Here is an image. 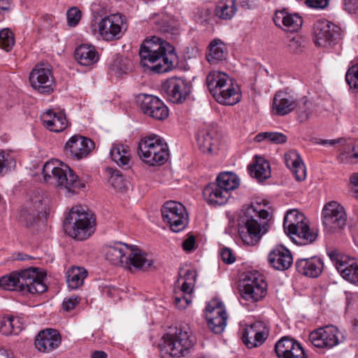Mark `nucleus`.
<instances>
[{"instance_id": "1", "label": "nucleus", "mask_w": 358, "mask_h": 358, "mask_svg": "<svg viewBox=\"0 0 358 358\" xmlns=\"http://www.w3.org/2000/svg\"><path fill=\"white\" fill-rule=\"evenodd\" d=\"M139 56L143 66L157 73L172 70L178 63L174 48L157 36L143 42L139 50Z\"/></svg>"}, {"instance_id": "2", "label": "nucleus", "mask_w": 358, "mask_h": 358, "mask_svg": "<svg viewBox=\"0 0 358 358\" xmlns=\"http://www.w3.org/2000/svg\"><path fill=\"white\" fill-rule=\"evenodd\" d=\"M252 205L243 210L239 234L243 241L247 245L256 244L266 234L269 229V213L264 209H258Z\"/></svg>"}, {"instance_id": "3", "label": "nucleus", "mask_w": 358, "mask_h": 358, "mask_svg": "<svg viewBox=\"0 0 358 358\" xmlns=\"http://www.w3.org/2000/svg\"><path fill=\"white\" fill-rule=\"evenodd\" d=\"M44 277L43 273L38 268H29L2 276L0 278V287L22 294L43 293L47 289V286L43 282Z\"/></svg>"}, {"instance_id": "4", "label": "nucleus", "mask_w": 358, "mask_h": 358, "mask_svg": "<svg viewBox=\"0 0 358 358\" xmlns=\"http://www.w3.org/2000/svg\"><path fill=\"white\" fill-rule=\"evenodd\" d=\"M206 84L210 93L221 104L233 106L241 100V94L238 85L223 72L209 73Z\"/></svg>"}, {"instance_id": "5", "label": "nucleus", "mask_w": 358, "mask_h": 358, "mask_svg": "<svg viewBox=\"0 0 358 358\" xmlns=\"http://www.w3.org/2000/svg\"><path fill=\"white\" fill-rule=\"evenodd\" d=\"M43 174L45 182L64 189L69 193L75 194L84 187V184L73 170L58 160L47 162L43 166Z\"/></svg>"}, {"instance_id": "6", "label": "nucleus", "mask_w": 358, "mask_h": 358, "mask_svg": "<svg viewBox=\"0 0 358 358\" xmlns=\"http://www.w3.org/2000/svg\"><path fill=\"white\" fill-rule=\"evenodd\" d=\"M106 259L114 265L122 266H133L136 268L148 269L153 263L152 259L147 258V255L136 246L120 243L107 248Z\"/></svg>"}, {"instance_id": "7", "label": "nucleus", "mask_w": 358, "mask_h": 358, "mask_svg": "<svg viewBox=\"0 0 358 358\" xmlns=\"http://www.w3.org/2000/svg\"><path fill=\"white\" fill-rule=\"evenodd\" d=\"M96 219L90 211L81 207H73L64 223L66 233L78 241H84L95 231Z\"/></svg>"}, {"instance_id": "8", "label": "nucleus", "mask_w": 358, "mask_h": 358, "mask_svg": "<svg viewBox=\"0 0 358 358\" xmlns=\"http://www.w3.org/2000/svg\"><path fill=\"white\" fill-rule=\"evenodd\" d=\"M160 345L162 358H181L193 346L194 341L188 327H176L163 336Z\"/></svg>"}, {"instance_id": "9", "label": "nucleus", "mask_w": 358, "mask_h": 358, "mask_svg": "<svg viewBox=\"0 0 358 358\" xmlns=\"http://www.w3.org/2000/svg\"><path fill=\"white\" fill-rule=\"evenodd\" d=\"M283 227L287 234L301 245L313 243L318 236L317 230L309 227L304 215L295 209L287 212Z\"/></svg>"}, {"instance_id": "10", "label": "nucleus", "mask_w": 358, "mask_h": 358, "mask_svg": "<svg viewBox=\"0 0 358 358\" xmlns=\"http://www.w3.org/2000/svg\"><path fill=\"white\" fill-rule=\"evenodd\" d=\"M138 155L150 166L163 164L169 156L167 145L157 135L145 136L138 144Z\"/></svg>"}, {"instance_id": "11", "label": "nucleus", "mask_w": 358, "mask_h": 358, "mask_svg": "<svg viewBox=\"0 0 358 358\" xmlns=\"http://www.w3.org/2000/svg\"><path fill=\"white\" fill-rule=\"evenodd\" d=\"M161 211L163 221L169 225L173 232H180L187 226L189 216L182 203L174 201H167Z\"/></svg>"}, {"instance_id": "12", "label": "nucleus", "mask_w": 358, "mask_h": 358, "mask_svg": "<svg viewBox=\"0 0 358 358\" xmlns=\"http://www.w3.org/2000/svg\"><path fill=\"white\" fill-rule=\"evenodd\" d=\"M266 286L263 276L258 271L250 272L240 285V292L244 299L257 301L266 296Z\"/></svg>"}, {"instance_id": "13", "label": "nucleus", "mask_w": 358, "mask_h": 358, "mask_svg": "<svg viewBox=\"0 0 358 358\" xmlns=\"http://www.w3.org/2000/svg\"><path fill=\"white\" fill-rule=\"evenodd\" d=\"M329 257L341 276L348 282L358 286V263L338 250L328 253Z\"/></svg>"}, {"instance_id": "14", "label": "nucleus", "mask_w": 358, "mask_h": 358, "mask_svg": "<svg viewBox=\"0 0 358 358\" xmlns=\"http://www.w3.org/2000/svg\"><path fill=\"white\" fill-rule=\"evenodd\" d=\"M344 339L342 332L333 325L318 328L309 335V340L315 347L324 349L332 348Z\"/></svg>"}, {"instance_id": "15", "label": "nucleus", "mask_w": 358, "mask_h": 358, "mask_svg": "<svg viewBox=\"0 0 358 358\" xmlns=\"http://www.w3.org/2000/svg\"><path fill=\"white\" fill-rule=\"evenodd\" d=\"M347 221L343 207L336 201L327 203L322 210V223L327 233H334L343 228Z\"/></svg>"}, {"instance_id": "16", "label": "nucleus", "mask_w": 358, "mask_h": 358, "mask_svg": "<svg viewBox=\"0 0 358 358\" xmlns=\"http://www.w3.org/2000/svg\"><path fill=\"white\" fill-rule=\"evenodd\" d=\"M140 110L148 117L156 120H164L169 116V109L157 96L141 94L137 96Z\"/></svg>"}, {"instance_id": "17", "label": "nucleus", "mask_w": 358, "mask_h": 358, "mask_svg": "<svg viewBox=\"0 0 358 358\" xmlns=\"http://www.w3.org/2000/svg\"><path fill=\"white\" fill-rule=\"evenodd\" d=\"M315 43L321 47H328L338 42L341 38L339 27L328 20H318L313 27Z\"/></svg>"}, {"instance_id": "18", "label": "nucleus", "mask_w": 358, "mask_h": 358, "mask_svg": "<svg viewBox=\"0 0 358 358\" xmlns=\"http://www.w3.org/2000/svg\"><path fill=\"white\" fill-rule=\"evenodd\" d=\"M192 85L182 78H171L162 85L167 100L173 103L184 102L190 94Z\"/></svg>"}, {"instance_id": "19", "label": "nucleus", "mask_w": 358, "mask_h": 358, "mask_svg": "<svg viewBox=\"0 0 358 358\" xmlns=\"http://www.w3.org/2000/svg\"><path fill=\"white\" fill-rule=\"evenodd\" d=\"M29 81L32 87L41 94L53 91L54 78L51 66L48 64H39L31 71Z\"/></svg>"}, {"instance_id": "20", "label": "nucleus", "mask_w": 358, "mask_h": 358, "mask_svg": "<svg viewBox=\"0 0 358 358\" xmlns=\"http://www.w3.org/2000/svg\"><path fill=\"white\" fill-rule=\"evenodd\" d=\"M127 28L124 19L120 14L105 17L99 23V33L105 41L119 39Z\"/></svg>"}, {"instance_id": "21", "label": "nucleus", "mask_w": 358, "mask_h": 358, "mask_svg": "<svg viewBox=\"0 0 358 358\" xmlns=\"http://www.w3.org/2000/svg\"><path fill=\"white\" fill-rule=\"evenodd\" d=\"M206 320L209 329L215 334H221L224 330L228 319L222 302L213 299L206 307Z\"/></svg>"}, {"instance_id": "22", "label": "nucleus", "mask_w": 358, "mask_h": 358, "mask_svg": "<svg viewBox=\"0 0 358 358\" xmlns=\"http://www.w3.org/2000/svg\"><path fill=\"white\" fill-rule=\"evenodd\" d=\"M268 335V329L265 323L257 321L244 329L242 340L248 348L261 345Z\"/></svg>"}, {"instance_id": "23", "label": "nucleus", "mask_w": 358, "mask_h": 358, "mask_svg": "<svg viewBox=\"0 0 358 358\" xmlns=\"http://www.w3.org/2000/svg\"><path fill=\"white\" fill-rule=\"evenodd\" d=\"M94 148V144L92 140L75 135L66 143L65 150L71 157L79 160L86 157Z\"/></svg>"}, {"instance_id": "24", "label": "nucleus", "mask_w": 358, "mask_h": 358, "mask_svg": "<svg viewBox=\"0 0 358 358\" xmlns=\"http://www.w3.org/2000/svg\"><path fill=\"white\" fill-rule=\"evenodd\" d=\"M275 351L278 358H308L301 344L288 336L276 343Z\"/></svg>"}, {"instance_id": "25", "label": "nucleus", "mask_w": 358, "mask_h": 358, "mask_svg": "<svg viewBox=\"0 0 358 358\" xmlns=\"http://www.w3.org/2000/svg\"><path fill=\"white\" fill-rule=\"evenodd\" d=\"M196 141L202 152L213 153L218 148L219 138L216 129L213 127H207L199 130Z\"/></svg>"}, {"instance_id": "26", "label": "nucleus", "mask_w": 358, "mask_h": 358, "mask_svg": "<svg viewBox=\"0 0 358 358\" xmlns=\"http://www.w3.org/2000/svg\"><path fill=\"white\" fill-rule=\"evenodd\" d=\"M61 337L59 332L52 329L41 331L35 339V346L38 351L48 352L59 346Z\"/></svg>"}, {"instance_id": "27", "label": "nucleus", "mask_w": 358, "mask_h": 358, "mask_svg": "<svg viewBox=\"0 0 358 358\" xmlns=\"http://www.w3.org/2000/svg\"><path fill=\"white\" fill-rule=\"evenodd\" d=\"M268 261L275 269L285 271L290 267L293 258L288 249L282 245H278L269 252Z\"/></svg>"}, {"instance_id": "28", "label": "nucleus", "mask_w": 358, "mask_h": 358, "mask_svg": "<svg viewBox=\"0 0 358 358\" xmlns=\"http://www.w3.org/2000/svg\"><path fill=\"white\" fill-rule=\"evenodd\" d=\"M321 259L313 257L298 259L295 264L296 271L301 275L310 278L318 277L323 270Z\"/></svg>"}, {"instance_id": "29", "label": "nucleus", "mask_w": 358, "mask_h": 358, "mask_svg": "<svg viewBox=\"0 0 358 358\" xmlns=\"http://www.w3.org/2000/svg\"><path fill=\"white\" fill-rule=\"evenodd\" d=\"M273 22L277 27L281 28L283 25L289 31H298L303 24L301 16L296 13H289L285 9L275 13Z\"/></svg>"}, {"instance_id": "30", "label": "nucleus", "mask_w": 358, "mask_h": 358, "mask_svg": "<svg viewBox=\"0 0 358 358\" xmlns=\"http://www.w3.org/2000/svg\"><path fill=\"white\" fill-rule=\"evenodd\" d=\"M43 125L48 129L54 132H60L67 127V121L63 112L56 113L48 110L41 115Z\"/></svg>"}, {"instance_id": "31", "label": "nucleus", "mask_w": 358, "mask_h": 358, "mask_svg": "<svg viewBox=\"0 0 358 358\" xmlns=\"http://www.w3.org/2000/svg\"><path fill=\"white\" fill-rule=\"evenodd\" d=\"M285 162L295 178L298 181L305 180L306 177V169L299 154L295 150H289L285 155Z\"/></svg>"}, {"instance_id": "32", "label": "nucleus", "mask_w": 358, "mask_h": 358, "mask_svg": "<svg viewBox=\"0 0 358 358\" xmlns=\"http://www.w3.org/2000/svg\"><path fill=\"white\" fill-rule=\"evenodd\" d=\"M273 108L276 115L283 116L296 109L297 103L293 96L279 92L274 96Z\"/></svg>"}, {"instance_id": "33", "label": "nucleus", "mask_w": 358, "mask_h": 358, "mask_svg": "<svg viewBox=\"0 0 358 358\" xmlns=\"http://www.w3.org/2000/svg\"><path fill=\"white\" fill-rule=\"evenodd\" d=\"M203 195L205 200L212 205L221 206L225 204L230 197L227 191H224L222 187L214 182L208 184L203 190Z\"/></svg>"}, {"instance_id": "34", "label": "nucleus", "mask_w": 358, "mask_h": 358, "mask_svg": "<svg viewBox=\"0 0 358 358\" xmlns=\"http://www.w3.org/2000/svg\"><path fill=\"white\" fill-rule=\"evenodd\" d=\"M75 59L82 66H91L99 59L95 48L90 45L82 44L75 50Z\"/></svg>"}, {"instance_id": "35", "label": "nucleus", "mask_w": 358, "mask_h": 358, "mask_svg": "<svg viewBox=\"0 0 358 358\" xmlns=\"http://www.w3.org/2000/svg\"><path fill=\"white\" fill-rule=\"evenodd\" d=\"M248 171L251 176L259 181L264 180L271 176L270 164L262 157L255 156L254 163L248 166Z\"/></svg>"}, {"instance_id": "36", "label": "nucleus", "mask_w": 358, "mask_h": 358, "mask_svg": "<svg viewBox=\"0 0 358 358\" xmlns=\"http://www.w3.org/2000/svg\"><path fill=\"white\" fill-rule=\"evenodd\" d=\"M42 206V199L38 196L35 200H31V205L27 203L20 213L19 220L27 227L31 225L38 215V212Z\"/></svg>"}, {"instance_id": "37", "label": "nucleus", "mask_w": 358, "mask_h": 358, "mask_svg": "<svg viewBox=\"0 0 358 358\" xmlns=\"http://www.w3.org/2000/svg\"><path fill=\"white\" fill-rule=\"evenodd\" d=\"M153 20L159 31L172 35L178 34L177 23L170 15L165 13L157 14Z\"/></svg>"}, {"instance_id": "38", "label": "nucleus", "mask_w": 358, "mask_h": 358, "mask_svg": "<svg viewBox=\"0 0 358 358\" xmlns=\"http://www.w3.org/2000/svg\"><path fill=\"white\" fill-rule=\"evenodd\" d=\"M227 55L225 45L220 40H214L209 45V52L206 55L208 62L216 64L226 59Z\"/></svg>"}, {"instance_id": "39", "label": "nucleus", "mask_w": 358, "mask_h": 358, "mask_svg": "<svg viewBox=\"0 0 358 358\" xmlns=\"http://www.w3.org/2000/svg\"><path fill=\"white\" fill-rule=\"evenodd\" d=\"M237 11L236 0H220L216 5L214 13L222 20H231Z\"/></svg>"}, {"instance_id": "40", "label": "nucleus", "mask_w": 358, "mask_h": 358, "mask_svg": "<svg viewBox=\"0 0 358 358\" xmlns=\"http://www.w3.org/2000/svg\"><path fill=\"white\" fill-rule=\"evenodd\" d=\"M110 155L111 159L120 166H129L131 151L127 145L115 144L113 145Z\"/></svg>"}, {"instance_id": "41", "label": "nucleus", "mask_w": 358, "mask_h": 358, "mask_svg": "<svg viewBox=\"0 0 358 358\" xmlns=\"http://www.w3.org/2000/svg\"><path fill=\"white\" fill-rule=\"evenodd\" d=\"M87 276V271L83 267L73 266L66 272L68 287L76 289L83 285L84 280Z\"/></svg>"}, {"instance_id": "42", "label": "nucleus", "mask_w": 358, "mask_h": 358, "mask_svg": "<svg viewBox=\"0 0 358 358\" xmlns=\"http://www.w3.org/2000/svg\"><path fill=\"white\" fill-rule=\"evenodd\" d=\"M214 183L231 195V192L239 186V179L235 173L224 172L217 176L216 182Z\"/></svg>"}, {"instance_id": "43", "label": "nucleus", "mask_w": 358, "mask_h": 358, "mask_svg": "<svg viewBox=\"0 0 358 358\" xmlns=\"http://www.w3.org/2000/svg\"><path fill=\"white\" fill-rule=\"evenodd\" d=\"M195 279L196 274L194 271L190 269L185 271L184 275L182 276L180 275L178 280V283L182 281V284L178 292L182 294L191 295V293L193 291V285L195 282Z\"/></svg>"}, {"instance_id": "44", "label": "nucleus", "mask_w": 358, "mask_h": 358, "mask_svg": "<svg viewBox=\"0 0 358 358\" xmlns=\"http://www.w3.org/2000/svg\"><path fill=\"white\" fill-rule=\"evenodd\" d=\"M264 140L275 144H282L287 141V138L282 133L274 131L259 133L255 137V141L258 143L262 142Z\"/></svg>"}, {"instance_id": "45", "label": "nucleus", "mask_w": 358, "mask_h": 358, "mask_svg": "<svg viewBox=\"0 0 358 358\" xmlns=\"http://www.w3.org/2000/svg\"><path fill=\"white\" fill-rule=\"evenodd\" d=\"M107 171L110 175L108 182L115 189L122 191L127 188V181L120 171L108 169Z\"/></svg>"}, {"instance_id": "46", "label": "nucleus", "mask_w": 358, "mask_h": 358, "mask_svg": "<svg viewBox=\"0 0 358 358\" xmlns=\"http://www.w3.org/2000/svg\"><path fill=\"white\" fill-rule=\"evenodd\" d=\"M132 67V63L130 59L127 57H118L114 61L113 64V71L115 73L120 76L124 73H126Z\"/></svg>"}, {"instance_id": "47", "label": "nucleus", "mask_w": 358, "mask_h": 358, "mask_svg": "<svg viewBox=\"0 0 358 358\" xmlns=\"http://www.w3.org/2000/svg\"><path fill=\"white\" fill-rule=\"evenodd\" d=\"M15 44L13 32L9 29H3L0 31V47L6 52L10 51Z\"/></svg>"}, {"instance_id": "48", "label": "nucleus", "mask_w": 358, "mask_h": 358, "mask_svg": "<svg viewBox=\"0 0 358 358\" xmlns=\"http://www.w3.org/2000/svg\"><path fill=\"white\" fill-rule=\"evenodd\" d=\"M297 103V108L299 111V119L300 122H303L306 121L312 114L311 103L303 98Z\"/></svg>"}, {"instance_id": "49", "label": "nucleus", "mask_w": 358, "mask_h": 358, "mask_svg": "<svg viewBox=\"0 0 358 358\" xmlns=\"http://www.w3.org/2000/svg\"><path fill=\"white\" fill-rule=\"evenodd\" d=\"M345 80L351 89L358 92V64L348 70Z\"/></svg>"}, {"instance_id": "50", "label": "nucleus", "mask_w": 358, "mask_h": 358, "mask_svg": "<svg viewBox=\"0 0 358 358\" xmlns=\"http://www.w3.org/2000/svg\"><path fill=\"white\" fill-rule=\"evenodd\" d=\"M192 302V296L182 294L178 292H176L174 296V303L176 306L180 309H185Z\"/></svg>"}, {"instance_id": "51", "label": "nucleus", "mask_w": 358, "mask_h": 358, "mask_svg": "<svg viewBox=\"0 0 358 358\" xmlns=\"http://www.w3.org/2000/svg\"><path fill=\"white\" fill-rule=\"evenodd\" d=\"M68 24L71 27L77 25L81 17L80 10L76 7H72L66 12Z\"/></svg>"}, {"instance_id": "52", "label": "nucleus", "mask_w": 358, "mask_h": 358, "mask_svg": "<svg viewBox=\"0 0 358 358\" xmlns=\"http://www.w3.org/2000/svg\"><path fill=\"white\" fill-rule=\"evenodd\" d=\"M10 318L11 334L17 335L22 329V324L20 322V319L13 316H8Z\"/></svg>"}, {"instance_id": "53", "label": "nucleus", "mask_w": 358, "mask_h": 358, "mask_svg": "<svg viewBox=\"0 0 358 358\" xmlns=\"http://www.w3.org/2000/svg\"><path fill=\"white\" fill-rule=\"evenodd\" d=\"M10 324L8 316L1 318L0 320V332L5 336L12 335Z\"/></svg>"}, {"instance_id": "54", "label": "nucleus", "mask_w": 358, "mask_h": 358, "mask_svg": "<svg viewBox=\"0 0 358 358\" xmlns=\"http://www.w3.org/2000/svg\"><path fill=\"white\" fill-rule=\"evenodd\" d=\"M78 296H71L63 301V308L66 311L72 310L79 303Z\"/></svg>"}, {"instance_id": "55", "label": "nucleus", "mask_w": 358, "mask_h": 358, "mask_svg": "<svg viewBox=\"0 0 358 358\" xmlns=\"http://www.w3.org/2000/svg\"><path fill=\"white\" fill-rule=\"evenodd\" d=\"M220 256L222 261L226 264H231L235 261V257L231 250L227 248L222 249Z\"/></svg>"}, {"instance_id": "56", "label": "nucleus", "mask_w": 358, "mask_h": 358, "mask_svg": "<svg viewBox=\"0 0 358 358\" xmlns=\"http://www.w3.org/2000/svg\"><path fill=\"white\" fill-rule=\"evenodd\" d=\"M329 0H306V4L310 8H324L329 4Z\"/></svg>"}, {"instance_id": "57", "label": "nucleus", "mask_w": 358, "mask_h": 358, "mask_svg": "<svg viewBox=\"0 0 358 358\" xmlns=\"http://www.w3.org/2000/svg\"><path fill=\"white\" fill-rule=\"evenodd\" d=\"M344 10L355 13L358 9V0H343Z\"/></svg>"}, {"instance_id": "58", "label": "nucleus", "mask_w": 358, "mask_h": 358, "mask_svg": "<svg viewBox=\"0 0 358 358\" xmlns=\"http://www.w3.org/2000/svg\"><path fill=\"white\" fill-rule=\"evenodd\" d=\"M195 238L193 236H189L182 243V248L185 251H191L194 248Z\"/></svg>"}, {"instance_id": "59", "label": "nucleus", "mask_w": 358, "mask_h": 358, "mask_svg": "<svg viewBox=\"0 0 358 358\" xmlns=\"http://www.w3.org/2000/svg\"><path fill=\"white\" fill-rule=\"evenodd\" d=\"M343 141V138H338V139H334V140H320V141L317 142L319 144L322 145H333L336 143H341Z\"/></svg>"}, {"instance_id": "60", "label": "nucleus", "mask_w": 358, "mask_h": 358, "mask_svg": "<svg viewBox=\"0 0 358 358\" xmlns=\"http://www.w3.org/2000/svg\"><path fill=\"white\" fill-rule=\"evenodd\" d=\"M299 47V41L295 38H292L289 41V48L293 52H296Z\"/></svg>"}, {"instance_id": "61", "label": "nucleus", "mask_w": 358, "mask_h": 358, "mask_svg": "<svg viewBox=\"0 0 358 358\" xmlns=\"http://www.w3.org/2000/svg\"><path fill=\"white\" fill-rule=\"evenodd\" d=\"M8 159L5 158L4 152H0V173H1L3 169L6 167V162L8 161Z\"/></svg>"}, {"instance_id": "62", "label": "nucleus", "mask_w": 358, "mask_h": 358, "mask_svg": "<svg viewBox=\"0 0 358 358\" xmlns=\"http://www.w3.org/2000/svg\"><path fill=\"white\" fill-rule=\"evenodd\" d=\"M92 358H107V354L103 351H94L92 354Z\"/></svg>"}, {"instance_id": "63", "label": "nucleus", "mask_w": 358, "mask_h": 358, "mask_svg": "<svg viewBox=\"0 0 358 358\" xmlns=\"http://www.w3.org/2000/svg\"><path fill=\"white\" fill-rule=\"evenodd\" d=\"M10 0H0V12L9 9Z\"/></svg>"}, {"instance_id": "64", "label": "nucleus", "mask_w": 358, "mask_h": 358, "mask_svg": "<svg viewBox=\"0 0 358 358\" xmlns=\"http://www.w3.org/2000/svg\"><path fill=\"white\" fill-rule=\"evenodd\" d=\"M350 182L355 187H358V173H353L350 176Z\"/></svg>"}]
</instances>
